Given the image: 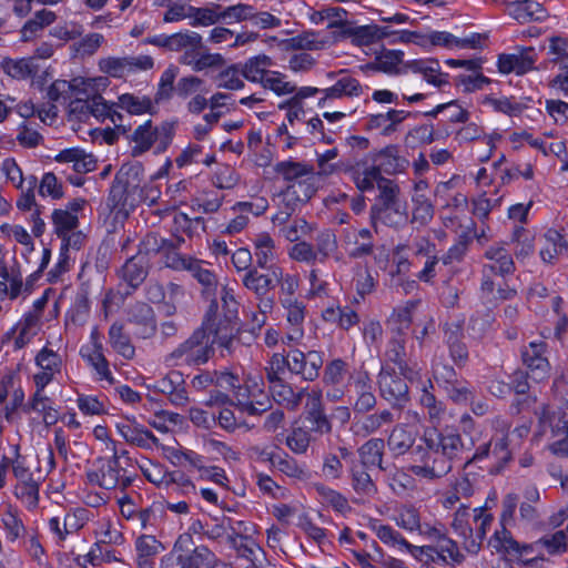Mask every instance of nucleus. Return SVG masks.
I'll return each mask as SVG.
<instances>
[{
    "instance_id": "nucleus-20",
    "label": "nucleus",
    "mask_w": 568,
    "mask_h": 568,
    "mask_svg": "<svg viewBox=\"0 0 568 568\" xmlns=\"http://www.w3.org/2000/svg\"><path fill=\"white\" fill-rule=\"evenodd\" d=\"M507 12L519 23L544 21L548 17V12L544 6L535 0H517L509 2Z\"/></svg>"
},
{
    "instance_id": "nucleus-5",
    "label": "nucleus",
    "mask_w": 568,
    "mask_h": 568,
    "mask_svg": "<svg viewBox=\"0 0 568 568\" xmlns=\"http://www.w3.org/2000/svg\"><path fill=\"white\" fill-rule=\"evenodd\" d=\"M143 173L140 163L122 165L110 187L106 205L112 212L128 215L139 204L136 196L139 175Z\"/></svg>"
},
{
    "instance_id": "nucleus-18",
    "label": "nucleus",
    "mask_w": 568,
    "mask_h": 568,
    "mask_svg": "<svg viewBox=\"0 0 568 568\" xmlns=\"http://www.w3.org/2000/svg\"><path fill=\"white\" fill-rule=\"evenodd\" d=\"M204 48L202 36L197 32L185 30L173 33L172 51L182 52L179 58L181 64L189 65L195 53Z\"/></svg>"
},
{
    "instance_id": "nucleus-43",
    "label": "nucleus",
    "mask_w": 568,
    "mask_h": 568,
    "mask_svg": "<svg viewBox=\"0 0 568 568\" xmlns=\"http://www.w3.org/2000/svg\"><path fill=\"white\" fill-rule=\"evenodd\" d=\"M54 233L58 237L69 234L79 226V217L70 211L55 209L51 214Z\"/></svg>"
},
{
    "instance_id": "nucleus-29",
    "label": "nucleus",
    "mask_w": 568,
    "mask_h": 568,
    "mask_svg": "<svg viewBox=\"0 0 568 568\" xmlns=\"http://www.w3.org/2000/svg\"><path fill=\"white\" fill-rule=\"evenodd\" d=\"M80 355L88 363V365L92 367L98 381H105L110 385L115 383L114 376L110 369L109 361L106 359L103 349L89 351L85 346H82L80 349Z\"/></svg>"
},
{
    "instance_id": "nucleus-7",
    "label": "nucleus",
    "mask_w": 568,
    "mask_h": 568,
    "mask_svg": "<svg viewBox=\"0 0 568 568\" xmlns=\"http://www.w3.org/2000/svg\"><path fill=\"white\" fill-rule=\"evenodd\" d=\"M548 343L532 341L520 349L521 362L525 369L530 373L535 383H541L550 377L551 365L548 359Z\"/></svg>"
},
{
    "instance_id": "nucleus-63",
    "label": "nucleus",
    "mask_w": 568,
    "mask_h": 568,
    "mask_svg": "<svg viewBox=\"0 0 568 568\" xmlns=\"http://www.w3.org/2000/svg\"><path fill=\"white\" fill-rule=\"evenodd\" d=\"M346 371L347 363L342 358H335L326 364L323 381L326 384H339L343 382Z\"/></svg>"
},
{
    "instance_id": "nucleus-28",
    "label": "nucleus",
    "mask_w": 568,
    "mask_h": 568,
    "mask_svg": "<svg viewBox=\"0 0 568 568\" xmlns=\"http://www.w3.org/2000/svg\"><path fill=\"white\" fill-rule=\"evenodd\" d=\"M385 442L382 438H371L365 442L357 450L359 460L357 463L365 468L377 467L382 470Z\"/></svg>"
},
{
    "instance_id": "nucleus-6",
    "label": "nucleus",
    "mask_w": 568,
    "mask_h": 568,
    "mask_svg": "<svg viewBox=\"0 0 568 568\" xmlns=\"http://www.w3.org/2000/svg\"><path fill=\"white\" fill-rule=\"evenodd\" d=\"M176 122H163L160 126H153L152 121L148 120L140 124L132 134L133 155H141L155 146L158 153L166 151L172 143L175 134Z\"/></svg>"
},
{
    "instance_id": "nucleus-47",
    "label": "nucleus",
    "mask_w": 568,
    "mask_h": 568,
    "mask_svg": "<svg viewBox=\"0 0 568 568\" xmlns=\"http://www.w3.org/2000/svg\"><path fill=\"white\" fill-rule=\"evenodd\" d=\"M484 103L491 105L494 111L508 116H518L525 109H527V103L517 102L514 97H503L497 99L488 95L485 98Z\"/></svg>"
},
{
    "instance_id": "nucleus-42",
    "label": "nucleus",
    "mask_w": 568,
    "mask_h": 568,
    "mask_svg": "<svg viewBox=\"0 0 568 568\" xmlns=\"http://www.w3.org/2000/svg\"><path fill=\"white\" fill-rule=\"evenodd\" d=\"M221 21L220 4L210 3L205 7H193L191 27H210Z\"/></svg>"
},
{
    "instance_id": "nucleus-35",
    "label": "nucleus",
    "mask_w": 568,
    "mask_h": 568,
    "mask_svg": "<svg viewBox=\"0 0 568 568\" xmlns=\"http://www.w3.org/2000/svg\"><path fill=\"white\" fill-rule=\"evenodd\" d=\"M187 272L202 285V293L206 296L215 295L217 288V277L213 271L204 267V262L193 258L189 265Z\"/></svg>"
},
{
    "instance_id": "nucleus-45",
    "label": "nucleus",
    "mask_w": 568,
    "mask_h": 568,
    "mask_svg": "<svg viewBox=\"0 0 568 568\" xmlns=\"http://www.w3.org/2000/svg\"><path fill=\"white\" fill-rule=\"evenodd\" d=\"M164 6L166 8L163 16L164 22L172 23L185 19L191 20L193 6L189 0H166Z\"/></svg>"
},
{
    "instance_id": "nucleus-13",
    "label": "nucleus",
    "mask_w": 568,
    "mask_h": 568,
    "mask_svg": "<svg viewBox=\"0 0 568 568\" xmlns=\"http://www.w3.org/2000/svg\"><path fill=\"white\" fill-rule=\"evenodd\" d=\"M537 53L532 47H521L518 53L498 55L497 68L503 74L516 73L524 75L535 69Z\"/></svg>"
},
{
    "instance_id": "nucleus-37",
    "label": "nucleus",
    "mask_w": 568,
    "mask_h": 568,
    "mask_svg": "<svg viewBox=\"0 0 568 568\" xmlns=\"http://www.w3.org/2000/svg\"><path fill=\"white\" fill-rule=\"evenodd\" d=\"M491 457L495 459V464L490 466L489 474H501L507 464L513 459V455L509 449V439L507 435L493 438Z\"/></svg>"
},
{
    "instance_id": "nucleus-22",
    "label": "nucleus",
    "mask_w": 568,
    "mask_h": 568,
    "mask_svg": "<svg viewBox=\"0 0 568 568\" xmlns=\"http://www.w3.org/2000/svg\"><path fill=\"white\" fill-rule=\"evenodd\" d=\"M240 393H236V400H232L231 404L235 409L223 408L217 417L219 424L225 430H234L237 426L246 423L248 415V399L245 394L243 398L240 397Z\"/></svg>"
},
{
    "instance_id": "nucleus-19",
    "label": "nucleus",
    "mask_w": 568,
    "mask_h": 568,
    "mask_svg": "<svg viewBox=\"0 0 568 568\" xmlns=\"http://www.w3.org/2000/svg\"><path fill=\"white\" fill-rule=\"evenodd\" d=\"M155 389L168 395L170 402L175 406H183L187 403V392L184 386L183 376L180 372L173 371L155 383Z\"/></svg>"
},
{
    "instance_id": "nucleus-23",
    "label": "nucleus",
    "mask_w": 568,
    "mask_h": 568,
    "mask_svg": "<svg viewBox=\"0 0 568 568\" xmlns=\"http://www.w3.org/2000/svg\"><path fill=\"white\" fill-rule=\"evenodd\" d=\"M164 549V546L153 535H141L135 540L138 568H153L155 557Z\"/></svg>"
},
{
    "instance_id": "nucleus-26",
    "label": "nucleus",
    "mask_w": 568,
    "mask_h": 568,
    "mask_svg": "<svg viewBox=\"0 0 568 568\" xmlns=\"http://www.w3.org/2000/svg\"><path fill=\"white\" fill-rule=\"evenodd\" d=\"M55 160L71 164V170L80 174L92 172L97 166L95 158L80 149L63 150L57 155Z\"/></svg>"
},
{
    "instance_id": "nucleus-56",
    "label": "nucleus",
    "mask_w": 568,
    "mask_h": 568,
    "mask_svg": "<svg viewBox=\"0 0 568 568\" xmlns=\"http://www.w3.org/2000/svg\"><path fill=\"white\" fill-rule=\"evenodd\" d=\"M282 77L276 71H254L253 60H251V83H260L264 89H270L278 95Z\"/></svg>"
},
{
    "instance_id": "nucleus-40",
    "label": "nucleus",
    "mask_w": 568,
    "mask_h": 568,
    "mask_svg": "<svg viewBox=\"0 0 568 568\" xmlns=\"http://www.w3.org/2000/svg\"><path fill=\"white\" fill-rule=\"evenodd\" d=\"M116 106L125 110L130 114L140 115L151 112L153 109V102L145 95L140 97L131 93H124L119 97Z\"/></svg>"
},
{
    "instance_id": "nucleus-38",
    "label": "nucleus",
    "mask_w": 568,
    "mask_h": 568,
    "mask_svg": "<svg viewBox=\"0 0 568 568\" xmlns=\"http://www.w3.org/2000/svg\"><path fill=\"white\" fill-rule=\"evenodd\" d=\"M254 245L256 263L261 270H266L271 266L277 267L274 264V241L268 233L258 234L257 239L254 241Z\"/></svg>"
},
{
    "instance_id": "nucleus-1",
    "label": "nucleus",
    "mask_w": 568,
    "mask_h": 568,
    "mask_svg": "<svg viewBox=\"0 0 568 568\" xmlns=\"http://www.w3.org/2000/svg\"><path fill=\"white\" fill-rule=\"evenodd\" d=\"M420 440L424 445L414 446V437L404 428H394L387 445L396 456L412 449L414 462L410 467L415 476L429 480L439 479L453 470L454 463L462 460L463 454L470 450L474 442L466 444L457 428L445 426L427 428Z\"/></svg>"
},
{
    "instance_id": "nucleus-55",
    "label": "nucleus",
    "mask_w": 568,
    "mask_h": 568,
    "mask_svg": "<svg viewBox=\"0 0 568 568\" xmlns=\"http://www.w3.org/2000/svg\"><path fill=\"white\" fill-rule=\"evenodd\" d=\"M224 64V58L220 53H210L205 47L199 50L193 61L189 63L193 71H203L209 68H220Z\"/></svg>"
},
{
    "instance_id": "nucleus-53",
    "label": "nucleus",
    "mask_w": 568,
    "mask_h": 568,
    "mask_svg": "<svg viewBox=\"0 0 568 568\" xmlns=\"http://www.w3.org/2000/svg\"><path fill=\"white\" fill-rule=\"evenodd\" d=\"M55 19L57 16L53 11L47 9L37 11L33 18L27 21L21 30L23 38L28 39L30 36L36 34L44 27L52 24Z\"/></svg>"
},
{
    "instance_id": "nucleus-51",
    "label": "nucleus",
    "mask_w": 568,
    "mask_h": 568,
    "mask_svg": "<svg viewBox=\"0 0 568 568\" xmlns=\"http://www.w3.org/2000/svg\"><path fill=\"white\" fill-rule=\"evenodd\" d=\"M369 527L375 531L379 540L387 546H399L403 548L404 545H407V540L400 535V532L389 525L381 524L378 519H372Z\"/></svg>"
},
{
    "instance_id": "nucleus-33",
    "label": "nucleus",
    "mask_w": 568,
    "mask_h": 568,
    "mask_svg": "<svg viewBox=\"0 0 568 568\" xmlns=\"http://www.w3.org/2000/svg\"><path fill=\"white\" fill-rule=\"evenodd\" d=\"M230 532L227 540L231 547L236 551L241 558H247L248 552V536L246 535L247 526L244 520H234L226 518Z\"/></svg>"
},
{
    "instance_id": "nucleus-9",
    "label": "nucleus",
    "mask_w": 568,
    "mask_h": 568,
    "mask_svg": "<svg viewBox=\"0 0 568 568\" xmlns=\"http://www.w3.org/2000/svg\"><path fill=\"white\" fill-rule=\"evenodd\" d=\"M153 59L150 55L108 57L99 61L100 70L113 78H123L138 71H146L153 68Z\"/></svg>"
},
{
    "instance_id": "nucleus-24",
    "label": "nucleus",
    "mask_w": 568,
    "mask_h": 568,
    "mask_svg": "<svg viewBox=\"0 0 568 568\" xmlns=\"http://www.w3.org/2000/svg\"><path fill=\"white\" fill-rule=\"evenodd\" d=\"M116 430L125 442L141 448H150L158 443L152 432L131 420L118 423Z\"/></svg>"
},
{
    "instance_id": "nucleus-59",
    "label": "nucleus",
    "mask_w": 568,
    "mask_h": 568,
    "mask_svg": "<svg viewBox=\"0 0 568 568\" xmlns=\"http://www.w3.org/2000/svg\"><path fill=\"white\" fill-rule=\"evenodd\" d=\"M485 257L498 264L501 273H514L516 267L511 255L504 246H491L485 252Z\"/></svg>"
},
{
    "instance_id": "nucleus-3",
    "label": "nucleus",
    "mask_w": 568,
    "mask_h": 568,
    "mask_svg": "<svg viewBox=\"0 0 568 568\" xmlns=\"http://www.w3.org/2000/svg\"><path fill=\"white\" fill-rule=\"evenodd\" d=\"M215 344L223 347L221 341L204 326L203 322L200 328L165 357V363L172 366L204 364L213 355Z\"/></svg>"
},
{
    "instance_id": "nucleus-54",
    "label": "nucleus",
    "mask_w": 568,
    "mask_h": 568,
    "mask_svg": "<svg viewBox=\"0 0 568 568\" xmlns=\"http://www.w3.org/2000/svg\"><path fill=\"white\" fill-rule=\"evenodd\" d=\"M14 496L20 499L29 510H33L39 505V483L31 480L17 484L14 487Z\"/></svg>"
},
{
    "instance_id": "nucleus-34",
    "label": "nucleus",
    "mask_w": 568,
    "mask_h": 568,
    "mask_svg": "<svg viewBox=\"0 0 568 568\" xmlns=\"http://www.w3.org/2000/svg\"><path fill=\"white\" fill-rule=\"evenodd\" d=\"M81 558L83 564H90L93 567H99L103 564H110L113 561H120L118 552L113 546L104 545L103 542L98 541L91 546L90 550L85 555L79 556L77 558L78 564H81Z\"/></svg>"
},
{
    "instance_id": "nucleus-49",
    "label": "nucleus",
    "mask_w": 568,
    "mask_h": 568,
    "mask_svg": "<svg viewBox=\"0 0 568 568\" xmlns=\"http://www.w3.org/2000/svg\"><path fill=\"white\" fill-rule=\"evenodd\" d=\"M2 69L9 77L23 80L36 72V65L31 59H6L2 62Z\"/></svg>"
},
{
    "instance_id": "nucleus-48",
    "label": "nucleus",
    "mask_w": 568,
    "mask_h": 568,
    "mask_svg": "<svg viewBox=\"0 0 568 568\" xmlns=\"http://www.w3.org/2000/svg\"><path fill=\"white\" fill-rule=\"evenodd\" d=\"M540 548H545L549 556H561L568 550V538L565 530L545 535L538 539Z\"/></svg>"
},
{
    "instance_id": "nucleus-12",
    "label": "nucleus",
    "mask_w": 568,
    "mask_h": 568,
    "mask_svg": "<svg viewBox=\"0 0 568 568\" xmlns=\"http://www.w3.org/2000/svg\"><path fill=\"white\" fill-rule=\"evenodd\" d=\"M303 419L304 423H306L305 429L310 433L320 436L332 433L333 425L325 412L320 394L308 395L304 407Z\"/></svg>"
},
{
    "instance_id": "nucleus-21",
    "label": "nucleus",
    "mask_w": 568,
    "mask_h": 568,
    "mask_svg": "<svg viewBox=\"0 0 568 568\" xmlns=\"http://www.w3.org/2000/svg\"><path fill=\"white\" fill-rule=\"evenodd\" d=\"M404 52L402 50L383 51L376 55L375 61L361 65V70L368 74L369 72H384L387 74H399L398 65L404 63Z\"/></svg>"
},
{
    "instance_id": "nucleus-14",
    "label": "nucleus",
    "mask_w": 568,
    "mask_h": 568,
    "mask_svg": "<svg viewBox=\"0 0 568 568\" xmlns=\"http://www.w3.org/2000/svg\"><path fill=\"white\" fill-rule=\"evenodd\" d=\"M128 322L136 326L135 335L139 338H150L156 332L155 313L144 302H136L128 310Z\"/></svg>"
},
{
    "instance_id": "nucleus-46",
    "label": "nucleus",
    "mask_w": 568,
    "mask_h": 568,
    "mask_svg": "<svg viewBox=\"0 0 568 568\" xmlns=\"http://www.w3.org/2000/svg\"><path fill=\"white\" fill-rule=\"evenodd\" d=\"M316 37L317 32L308 30L282 40L281 45L285 50H318L322 43L316 40Z\"/></svg>"
},
{
    "instance_id": "nucleus-61",
    "label": "nucleus",
    "mask_w": 568,
    "mask_h": 568,
    "mask_svg": "<svg viewBox=\"0 0 568 568\" xmlns=\"http://www.w3.org/2000/svg\"><path fill=\"white\" fill-rule=\"evenodd\" d=\"M284 455V457L277 456L273 467L291 478L304 479L306 477L305 469L288 454L285 453Z\"/></svg>"
},
{
    "instance_id": "nucleus-8",
    "label": "nucleus",
    "mask_w": 568,
    "mask_h": 568,
    "mask_svg": "<svg viewBox=\"0 0 568 568\" xmlns=\"http://www.w3.org/2000/svg\"><path fill=\"white\" fill-rule=\"evenodd\" d=\"M377 384L382 398L393 408H404L410 400L407 383L394 368L382 367Z\"/></svg>"
},
{
    "instance_id": "nucleus-11",
    "label": "nucleus",
    "mask_w": 568,
    "mask_h": 568,
    "mask_svg": "<svg viewBox=\"0 0 568 568\" xmlns=\"http://www.w3.org/2000/svg\"><path fill=\"white\" fill-rule=\"evenodd\" d=\"M369 222L375 233H378L379 225L395 230L404 227L408 223L406 202L397 205H372L369 210Z\"/></svg>"
},
{
    "instance_id": "nucleus-57",
    "label": "nucleus",
    "mask_w": 568,
    "mask_h": 568,
    "mask_svg": "<svg viewBox=\"0 0 568 568\" xmlns=\"http://www.w3.org/2000/svg\"><path fill=\"white\" fill-rule=\"evenodd\" d=\"M215 386L223 388V389H231L234 393V400H236V393H240V397L243 398V394H245L248 397V386L246 385V381H244V384L242 385L240 383L239 376L223 372L217 373L215 372Z\"/></svg>"
},
{
    "instance_id": "nucleus-36",
    "label": "nucleus",
    "mask_w": 568,
    "mask_h": 568,
    "mask_svg": "<svg viewBox=\"0 0 568 568\" xmlns=\"http://www.w3.org/2000/svg\"><path fill=\"white\" fill-rule=\"evenodd\" d=\"M322 92L324 93L323 101L341 99L343 97H358L362 92V87L357 79L345 75L338 79L334 85L322 90Z\"/></svg>"
},
{
    "instance_id": "nucleus-15",
    "label": "nucleus",
    "mask_w": 568,
    "mask_h": 568,
    "mask_svg": "<svg viewBox=\"0 0 568 568\" xmlns=\"http://www.w3.org/2000/svg\"><path fill=\"white\" fill-rule=\"evenodd\" d=\"M144 256L135 255L125 261L118 274L120 280L126 284L124 296L131 295L146 278L148 268Z\"/></svg>"
},
{
    "instance_id": "nucleus-16",
    "label": "nucleus",
    "mask_w": 568,
    "mask_h": 568,
    "mask_svg": "<svg viewBox=\"0 0 568 568\" xmlns=\"http://www.w3.org/2000/svg\"><path fill=\"white\" fill-rule=\"evenodd\" d=\"M368 156L374 163H378L379 169L388 175L402 173L409 165V161L399 155V146L397 144L386 145L379 151L371 152Z\"/></svg>"
},
{
    "instance_id": "nucleus-39",
    "label": "nucleus",
    "mask_w": 568,
    "mask_h": 568,
    "mask_svg": "<svg viewBox=\"0 0 568 568\" xmlns=\"http://www.w3.org/2000/svg\"><path fill=\"white\" fill-rule=\"evenodd\" d=\"M246 79H248V64H234L220 73L219 87L237 90L244 87Z\"/></svg>"
},
{
    "instance_id": "nucleus-58",
    "label": "nucleus",
    "mask_w": 568,
    "mask_h": 568,
    "mask_svg": "<svg viewBox=\"0 0 568 568\" xmlns=\"http://www.w3.org/2000/svg\"><path fill=\"white\" fill-rule=\"evenodd\" d=\"M379 195L374 205H397L403 204L399 200L400 189L393 180H382V184L377 186Z\"/></svg>"
},
{
    "instance_id": "nucleus-44",
    "label": "nucleus",
    "mask_w": 568,
    "mask_h": 568,
    "mask_svg": "<svg viewBox=\"0 0 568 568\" xmlns=\"http://www.w3.org/2000/svg\"><path fill=\"white\" fill-rule=\"evenodd\" d=\"M434 141L435 129L433 123L416 125L413 129H410L405 136L406 145L412 149L432 144Z\"/></svg>"
},
{
    "instance_id": "nucleus-60",
    "label": "nucleus",
    "mask_w": 568,
    "mask_h": 568,
    "mask_svg": "<svg viewBox=\"0 0 568 568\" xmlns=\"http://www.w3.org/2000/svg\"><path fill=\"white\" fill-rule=\"evenodd\" d=\"M286 446L295 454L306 453L311 443V433L304 427H294L286 437Z\"/></svg>"
},
{
    "instance_id": "nucleus-27",
    "label": "nucleus",
    "mask_w": 568,
    "mask_h": 568,
    "mask_svg": "<svg viewBox=\"0 0 568 568\" xmlns=\"http://www.w3.org/2000/svg\"><path fill=\"white\" fill-rule=\"evenodd\" d=\"M176 561L181 568H215L217 558L206 546H199L191 552L180 554Z\"/></svg>"
},
{
    "instance_id": "nucleus-31",
    "label": "nucleus",
    "mask_w": 568,
    "mask_h": 568,
    "mask_svg": "<svg viewBox=\"0 0 568 568\" xmlns=\"http://www.w3.org/2000/svg\"><path fill=\"white\" fill-rule=\"evenodd\" d=\"M475 521H479V526L474 530L471 529V537L464 542L465 549L468 554L477 555L481 548L483 540L486 537L487 530L490 528L494 517L491 514H485L483 508L475 509Z\"/></svg>"
},
{
    "instance_id": "nucleus-50",
    "label": "nucleus",
    "mask_w": 568,
    "mask_h": 568,
    "mask_svg": "<svg viewBox=\"0 0 568 568\" xmlns=\"http://www.w3.org/2000/svg\"><path fill=\"white\" fill-rule=\"evenodd\" d=\"M315 490L318 494V496L322 498V500L329 506L335 511H338L341 514H345L349 511L352 508L348 504L347 498L342 495L339 491L334 490L325 485L317 484L315 485Z\"/></svg>"
},
{
    "instance_id": "nucleus-25",
    "label": "nucleus",
    "mask_w": 568,
    "mask_h": 568,
    "mask_svg": "<svg viewBox=\"0 0 568 568\" xmlns=\"http://www.w3.org/2000/svg\"><path fill=\"white\" fill-rule=\"evenodd\" d=\"M108 339L112 349L123 358L132 359L135 356V347L121 321L111 324L108 331Z\"/></svg>"
},
{
    "instance_id": "nucleus-62",
    "label": "nucleus",
    "mask_w": 568,
    "mask_h": 568,
    "mask_svg": "<svg viewBox=\"0 0 568 568\" xmlns=\"http://www.w3.org/2000/svg\"><path fill=\"white\" fill-rule=\"evenodd\" d=\"M433 376L436 383L444 388L445 386L453 385L459 379L454 366L444 362H435L433 364Z\"/></svg>"
},
{
    "instance_id": "nucleus-4",
    "label": "nucleus",
    "mask_w": 568,
    "mask_h": 568,
    "mask_svg": "<svg viewBox=\"0 0 568 568\" xmlns=\"http://www.w3.org/2000/svg\"><path fill=\"white\" fill-rule=\"evenodd\" d=\"M129 462L130 459L126 458L125 465H122L116 448H113L111 457H98L91 463L85 470L87 480L90 485L105 490L125 489L133 481L126 468Z\"/></svg>"
},
{
    "instance_id": "nucleus-30",
    "label": "nucleus",
    "mask_w": 568,
    "mask_h": 568,
    "mask_svg": "<svg viewBox=\"0 0 568 568\" xmlns=\"http://www.w3.org/2000/svg\"><path fill=\"white\" fill-rule=\"evenodd\" d=\"M282 277L281 267H268L266 270H251V291L253 290L257 296H264Z\"/></svg>"
},
{
    "instance_id": "nucleus-41",
    "label": "nucleus",
    "mask_w": 568,
    "mask_h": 568,
    "mask_svg": "<svg viewBox=\"0 0 568 568\" xmlns=\"http://www.w3.org/2000/svg\"><path fill=\"white\" fill-rule=\"evenodd\" d=\"M275 171L288 182H297L300 179L313 173V166L302 162L292 160L278 162Z\"/></svg>"
},
{
    "instance_id": "nucleus-17",
    "label": "nucleus",
    "mask_w": 568,
    "mask_h": 568,
    "mask_svg": "<svg viewBox=\"0 0 568 568\" xmlns=\"http://www.w3.org/2000/svg\"><path fill=\"white\" fill-rule=\"evenodd\" d=\"M315 193L313 183L307 181H297L287 185L282 192V202L285 207V219H288L296 209L305 204Z\"/></svg>"
},
{
    "instance_id": "nucleus-32",
    "label": "nucleus",
    "mask_w": 568,
    "mask_h": 568,
    "mask_svg": "<svg viewBox=\"0 0 568 568\" xmlns=\"http://www.w3.org/2000/svg\"><path fill=\"white\" fill-rule=\"evenodd\" d=\"M349 473L352 487L356 494L366 497H373L377 494V486L368 474V468L361 466L357 460H352Z\"/></svg>"
},
{
    "instance_id": "nucleus-10",
    "label": "nucleus",
    "mask_w": 568,
    "mask_h": 568,
    "mask_svg": "<svg viewBox=\"0 0 568 568\" xmlns=\"http://www.w3.org/2000/svg\"><path fill=\"white\" fill-rule=\"evenodd\" d=\"M324 363L323 353L310 351L304 353L298 348L288 351V372L300 375L304 381L313 382L320 375V369Z\"/></svg>"
},
{
    "instance_id": "nucleus-2",
    "label": "nucleus",
    "mask_w": 568,
    "mask_h": 568,
    "mask_svg": "<svg viewBox=\"0 0 568 568\" xmlns=\"http://www.w3.org/2000/svg\"><path fill=\"white\" fill-rule=\"evenodd\" d=\"M220 300L222 312H220L217 300L213 298L204 317V326L216 335L223 348L230 351L235 335L240 332V303L236 300L234 290L229 286L222 287Z\"/></svg>"
},
{
    "instance_id": "nucleus-52",
    "label": "nucleus",
    "mask_w": 568,
    "mask_h": 568,
    "mask_svg": "<svg viewBox=\"0 0 568 568\" xmlns=\"http://www.w3.org/2000/svg\"><path fill=\"white\" fill-rule=\"evenodd\" d=\"M490 544L498 552L505 551L518 558L520 542L513 537L511 532L506 527H501V530L495 531Z\"/></svg>"
},
{
    "instance_id": "nucleus-64",
    "label": "nucleus",
    "mask_w": 568,
    "mask_h": 568,
    "mask_svg": "<svg viewBox=\"0 0 568 568\" xmlns=\"http://www.w3.org/2000/svg\"><path fill=\"white\" fill-rule=\"evenodd\" d=\"M551 62L558 64L559 73L549 81L548 85L568 97V57L560 59V61L552 59Z\"/></svg>"
}]
</instances>
